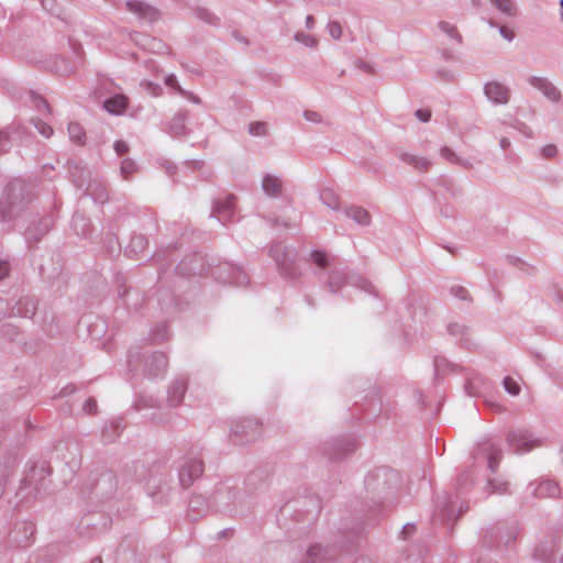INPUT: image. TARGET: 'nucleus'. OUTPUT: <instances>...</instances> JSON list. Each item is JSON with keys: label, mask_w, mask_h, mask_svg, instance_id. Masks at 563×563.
<instances>
[{"label": "nucleus", "mask_w": 563, "mask_h": 563, "mask_svg": "<svg viewBox=\"0 0 563 563\" xmlns=\"http://www.w3.org/2000/svg\"><path fill=\"white\" fill-rule=\"evenodd\" d=\"M484 93L494 104H506L509 100L508 88L497 80L486 82L484 85Z\"/></svg>", "instance_id": "obj_1"}, {"label": "nucleus", "mask_w": 563, "mask_h": 563, "mask_svg": "<svg viewBox=\"0 0 563 563\" xmlns=\"http://www.w3.org/2000/svg\"><path fill=\"white\" fill-rule=\"evenodd\" d=\"M509 445L515 452H526L537 445V440L522 430L514 431L508 437Z\"/></svg>", "instance_id": "obj_2"}, {"label": "nucleus", "mask_w": 563, "mask_h": 563, "mask_svg": "<svg viewBox=\"0 0 563 563\" xmlns=\"http://www.w3.org/2000/svg\"><path fill=\"white\" fill-rule=\"evenodd\" d=\"M529 82L532 87L540 90L549 100L556 102L561 98L560 90L543 77H531Z\"/></svg>", "instance_id": "obj_3"}, {"label": "nucleus", "mask_w": 563, "mask_h": 563, "mask_svg": "<svg viewBox=\"0 0 563 563\" xmlns=\"http://www.w3.org/2000/svg\"><path fill=\"white\" fill-rule=\"evenodd\" d=\"M203 473V464L200 460H191L183 466L180 471V481L183 485H189L195 478Z\"/></svg>", "instance_id": "obj_4"}, {"label": "nucleus", "mask_w": 563, "mask_h": 563, "mask_svg": "<svg viewBox=\"0 0 563 563\" xmlns=\"http://www.w3.org/2000/svg\"><path fill=\"white\" fill-rule=\"evenodd\" d=\"M104 109L111 114H122L128 107V99L123 95H115L103 102Z\"/></svg>", "instance_id": "obj_5"}, {"label": "nucleus", "mask_w": 563, "mask_h": 563, "mask_svg": "<svg viewBox=\"0 0 563 563\" xmlns=\"http://www.w3.org/2000/svg\"><path fill=\"white\" fill-rule=\"evenodd\" d=\"M262 188L267 196L275 198L280 196L283 184L278 177L268 174L262 180Z\"/></svg>", "instance_id": "obj_6"}, {"label": "nucleus", "mask_w": 563, "mask_h": 563, "mask_svg": "<svg viewBox=\"0 0 563 563\" xmlns=\"http://www.w3.org/2000/svg\"><path fill=\"white\" fill-rule=\"evenodd\" d=\"M401 161L419 170H426L431 166V161L428 157L411 153L401 154Z\"/></svg>", "instance_id": "obj_7"}, {"label": "nucleus", "mask_w": 563, "mask_h": 563, "mask_svg": "<svg viewBox=\"0 0 563 563\" xmlns=\"http://www.w3.org/2000/svg\"><path fill=\"white\" fill-rule=\"evenodd\" d=\"M346 216L361 225H367L371 222L369 213L361 207H351L346 210Z\"/></svg>", "instance_id": "obj_8"}, {"label": "nucleus", "mask_w": 563, "mask_h": 563, "mask_svg": "<svg viewBox=\"0 0 563 563\" xmlns=\"http://www.w3.org/2000/svg\"><path fill=\"white\" fill-rule=\"evenodd\" d=\"M558 495L559 486L551 481L542 482L536 488V496L538 497H556Z\"/></svg>", "instance_id": "obj_9"}, {"label": "nucleus", "mask_w": 563, "mask_h": 563, "mask_svg": "<svg viewBox=\"0 0 563 563\" xmlns=\"http://www.w3.org/2000/svg\"><path fill=\"white\" fill-rule=\"evenodd\" d=\"M492 3L506 16H515L517 8L512 0H490Z\"/></svg>", "instance_id": "obj_10"}, {"label": "nucleus", "mask_w": 563, "mask_h": 563, "mask_svg": "<svg viewBox=\"0 0 563 563\" xmlns=\"http://www.w3.org/2000/svg\"><path fill=\"white\" fill-rule=\"evenodd\" d=\"M68 133L71 141L77 144H84L86 139V133L84 129L78 123H69L68 124Z\"/></svg>", "instance_id": "obj_11"}, {"label": "nucleus", "mask_w": 563, "mask_h": 563, "mask_svg": "<svg viewBox=\"0 0 563 563\" xmlns=\"http://www.w3.org/2000/svg\"><path fill=\"white\" fill-rule=\"evenodd\" d=\"M128 10L140 18H144L150 7L140 0H129L125 2Z\"/></svg>", "instance_id": "obj_12"}, {"label": "nucleus", "mask_w": 563, "mask_h": 563, "mask_svg": "<svg viewBox=\"0 0 563 563\" xmlns=\"http://www.w3.org/2000/svg\"><path fill=\"white\" fill-rule=\"evenodd\" d=\"M503 385H504L505 390L509 395L518 396L520 394V390H521L520 385L512 377H510V376L505 377L503 380Z\"/></svg>", "instance_id": "obj_13"}, {"label": "nucleus", "mask_w": 563, "mask_h": 563, "mask_svg": "<svg viewBox=\"0 0 563 563\" xmlns=\"http://www.w3.org/2000/svg\"><path fill=\"white\" fill-rule=\"evenodd\" d=\"M165 84L172 88H174L175 90H177L179 93L181 95H185V96H189L191 98V100L196 103L199 102V99L196 97V96H192L191 93H188L186 92L177 82V79L175 77V75H168L166 78H165Z\"/></svg>", "instance_id": "obj_14"}, {"label": "nucleus", "mask_w": 563, "mask_h": 563, "mask_svg": "<svg viewBox=\"0 0 563 563\" xmlns=\"http://www.w3.org/2000/svg\"><path fill=\"white\" fill-rule=\"evenodd\" d=\"M232 200L227 199L222 203L218 205L216 208V212L218 213V217L222 220L229 219L232 216Z\"/></svg>", "instance_id": "obj_15"}, {"label": "nucleus", "mask_w": 563, "mask_h": 563, "mask_svg": "<svg viewBox=\"0 0 563 563\" xmlns=\"http://www.w3.org/2000/svg\"><path fill=\"white\" fill-rule=\"evenodd\" d=\"M439 29L445 33L448 36L461 42V35L459 34L456 27L446 21L439 22Z\"/></svg>", "instance_id": "obj_16"}, {"label": "nucleus", "mask_w": 563, "mask_h": 563, "mask_svg": "<svg viewBox=\"0 0 563 563\" xmlns=\"http://www.w3.org/2000/svg\"><path fill=\"white\" fill-rule=\"evenodd\" d=\"M136 164L131 158H125L121 163L120 172L123 178H128L136 170Z\"/></svg>", "instance_id": "obj_17"}, {"label": "nucleus", "mask_w": 563, "mask_h": 563, "mask_svg": "<svg viewBox=\"0 0 563 563\" xmlns=\"http://www.w3.org/2000/svg\"><path fill=\"white\" fill-rule=\"evenodd\" d=\"M295 40L308 47H316L318 44V41L312 35L306 33H297Z\"/></svg>", "instance_id": "obj_18"}, {"label": "nucleus", "mask_w": 563, "mask_h": 563, "mask_svg": "<svg viewBox=\"0 0 563 563\" xmlns=\"http://www.w3.org/2000/svg\"><path fill=\"white\" fill-rule=\"evenodd\" d=\"M440 155L452 164H461L460 157L449 147H442Z\"/></svg>", "instance_id": "obj_19"}, {"label": "nucleus", "mask_w": 563, "mask_h": 563, "mask_svg": "<svg viewBox=\"0 0 563 563\" xmlns=\"http://www.w3.org/2000/svg\"><path fill=\"white\" fill-rule=\"evenodd\" d=\"M250 134L254 136H261L266 133V124L263 122H252L249 125Z\"/></svg>", "instance_id": "obj_20"}, {"label": "nucleus", "mask_w": 563, "mask_h": 563, "mask_svg": "<svg viewBox=\"0 0 563 563\" xmlns=\"http://www.w3.org/2000/svg\"><path fill=\"white\" fill-rule=\"evenodd\" d=\"M328 31L332 38L339 40L342 36V27L336 21L329 22Z\"/></svg>", "instance_id": "obj_21"}, {"label": "nucleus", "mask_w": 563, "mask_h": 563, "mask_svg": "<svg viewBox=\"0 0 563 563\" xmlns=\"http://www.w3.org/2000/svg\"><path fill=\"white\" fill-rule=\"evenodd\" d=\"M35 128L37 131L45 137H49L53 134V129L45 122L37 121L35 122Z\"/></svg>", "instance_id": "obj_22"}, {"label": "nucleus", "mask_w": 563, "mask_h": 563, "mask_svg": "<svg viewBox=\"0 0 563 563\" xmlns=\"http://www.w3.org/2000/svg\"><path fill=\"white\" fill-rule=\"evenodd\" d=\"M498 32L500 36L508 42H511L515 38V31L511 27L499 26Z\"/></svg>", "instance_id": "obj_23"}, {"label": "nucleus", "mask_w": 563, "mask_h": 563, "mask_svg": "<svg viewBox=\"0 0 563 563\" xmlns=\"http://www.w3.org/2000/svg\"><path fill=\"white\" fill-rule=\"evenodd\" d=\"M321 553V548L318 545H312L308 549V563H317V558Z\"/></svg>", "instance_id": "obj_24"}, {"label": "nucleus", "mask_w": 563, "mask_h": 563, "mask_svg": "<svg viewBox=\"0 0 563 563\" xmlns=\"http://www.w3.org/2000/svg\"><path fill=\"white\" fill-rule=\"evenodd\" d=\"M113 148L118 155H123L129 151V145L124 141H115Z\"/></svg>", "instance_id": "obj_25"}, {"label": "nucleus", "mask_w": 563, "mask_h": 563, "mask_svg": "<svg viewBox=\"0 0 563 563\" xmlns=\"http://www.w3.org/2000/svg\"><path fill=\"white\" fill-rule=\"evenodd\" d=\"M415 114L419 121L424 122V123L428 122L431 118V112L429 110L420 109V110H417Z\"/></svg>", "instance_id": "obj_26"}, {"label": "nucleus", "mask_w": 563, "mask_h": 563, "mask_svg": "<svg viewBox=\"0 0 563 563\" xmlns=\"http://www.w3.org/2000/svg\"><path fill=\"white\" fill-rule=\"evenodd\" d=\"M313 260L318 266L323 267L327 265V256L321 252L313 253Z\"/></svg>", "instance_id": "obj_27"}, {"label": "nucleus", "mask_w": 563, "mask_h": 563, "mask_svg": "<svg viewBox=\"0 0 563 563\" xmlns=\"http://www.w3.org/2000/svg\"><path fill=\"white\" fill-rule=\"evenodd\" d=\"M452 292L455 296L460 297L461 299H467V297H468L467 290H465L462 287H454V288H452Z\"/></svg>", "instance_id": "obj_28"}, {"label": "nucleus", "mask_w": 563, "mask_h": 563, "mask_svg": "<svg viewBox=\"0 0 563 563\" xmlns=\"http://www.w3.org/2000/svg\"><path fill=\"white\" fill-rule=\"evenodd\" d=\"M9 273V264L4 261H0V279L4 278Z\"/></svg>", "instance_id": "obj_29"}, {"label": "nucleus", "mask_w": 563, "mask_h": 563, "mask_svg": "<svg viewBox=\"0 0 563 563\" xmlns=\"http://www.w3.org/2000/svg\"><path fill=\"white\" fill-rule=\"evenodd\" d=\"M305 117L308 121L311 122H320V117L318 113L314 112H305Z\"/></svg>", "instance_id": "obj_30"}, {"label": "nucleus", "mask_w": 563, "mask_h": 563, "mask_svg": "<svg viewBox=\"0 0 563 563\" xmlns=\"http://www.w3.org/2000/svg\"><path fill=\"white\" fill-rule=\"evenodd\" d=\"M545 156H553L556 153V148L553 145L544 146L542 150Z\"/></svg>", "instance_id": "obj_31"}, {"label": "nucleus", "mask_w": 563, "mask_h": 563, "mask_svg": "<svg viewBox=\"0 0 563 563\" xmlns=\"http://www.w3.org/2000/svg\"><path fill=\"white\" fill-rule=\"evenodd\" d=\"M85 409L88 411V412H93L96 410V401L92 400V399H88L86 401V406H85Z\"/></svg>", "instance_id": "obj_32"}, {"label": "nucleus", "mask_w": 563, "mask_h": 563, "mask_svg": "<svg viewBox=\"0 0 563 563\" xmlns=\"http://www.w3.org/2000/svg\"><path fill=\"white\" fill-rule=\"evenodd\" d=\"M36 103H37V107H38L40 109H43V110H45V111H48V110H49V109H48V104H47L44 100L38 99V100L36 101Z\"/></svg>", "instance_id": "obj_33"}, {"label": "nucleus", "mask_w": 563, "mask_h": 563, "mask_svg": "<svg viewBox=\"0 0 563 563\" xmlns=\"http://www.w3.org/2000/svg\"><path fill=\"white\" fill-rule=\"evenodd\" d=\"M313 25H314L313 18L311 15H308L306 18V26H307V29H312Z\"/></svg>", "instance_id": "obj_34"}, {"label": "nucleus", "mask_w": 563, "mask_h": 563, "mask_svg": "<svg viewBox=\"0 0 563 563\" xmlns=\"http://www.w3.org/2000/svg\"><path fill=\"white\" fill-rule=\"evenodd\" d=\"M75 390V387L74 386H67L64 388V390L62 391V395H69L71 393H74Z\"/></svg>", "instance_id": "obj_35"}, {"label": "nucleus", "mask_w": 563, "mask_h": 563, "mask_svg": "<svg viewBox=\"0 0 563 563\" xmlns=\"http://www.w3.org/2000/svg\"><path fill=\"white\" fill-rule=\"evenodd\" d=\"M90 563H102L100 558H93Z\"/></svg>", "instance_id": "obj_36"}, {"label": "nucleus", "mask_w": 563, "mask_h": 563, "mask_svg": "<svg viewBox=\"0 0 563 563\" xmlns=\"http://www.w3.org/2000/svg\"><path fill=\"white\" fill-rule=\"evenodd\" d=\"M560 5H561V11H560V13H561V16H562V19H563V0H561V1H560Z\"/></svg>", "instance_id": "obj_37"}, {"label": "nucleus", "mask_w": 563, "mask_h": 563, "mask_svg": "<svg viewBox=\"0 0 563 563\" xmlns=\"http://www.w3.org/2000/svg\"><path fill=\"white\" fill-rule=\"evenodd\" d=\"M488 25H489L490 27H496V24H495L493 21H490V20L488 21Z\"/></svg>", "instance_id": "obj_38"}]
</instances>
